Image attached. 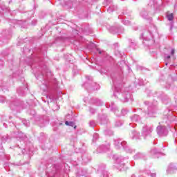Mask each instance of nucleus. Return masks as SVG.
<instances>
[{
    "label": "nucleus",
    "instance_id": "1",
    "mask_svg": "<svg viewBox=\"0 0 177 177\" xmlns=\"http://www.w3.org/2000/svg\"><path fill=\"white\" fill-rule=\"evenodd\" d=\"M167 19L169 21H172V20H174V14L169 15Z\"/></svg>",
    "mask_w": 177,
    "mask_h": 177
},
{
    "label": "nucleus",
    "instance_id": "7",
    "mask_svg": "<svg viewBox=\"0 0 177 177\" xmlns=\"http://www.w3.org/2000/svg\"><path fill=\"white\" fill-rule=\"evenodd\" d=\"M74 128H75V129L77 128V126H75Z\"/></svg>",
    "mask_w": 177,
    "mask_h": 177
},
{
    "label": "nucleus",
    "instance_id": "6",
    "mask_svg": "<svg viewBox=\"0 0 177 177\" xmlns=\"http://www.w3.org/2000/svg\"><path fill=\"white\" fill-rule=\"evenodd\" d=\"M167 59H171V56H169V55L167 56Z\"/></svg>",
    "mask_w": 177,
    "mask_h": 177
},
{
    "label": "nucleus",
    "instance_id": "4",
    "mask_svg": "<svg viewBox=\"0 0 177 177\" xmlns=\"http://www.w3.org/2000/svg\"><path fill=\"white\" fill-rule=\"evenodd\" d=\"M65 124H66V125H68V126L70 125V122L66 121V122H65Z\"/></svg>",
    "mask_w": 177,
    "mask_h": 177
},
{
    "label": "nucleus",
    "instance_id": "3",
    "mask_svg": "<svg viewBox=\"0 0 177 177\" xmlns=\"http://www.w3.org/2000/svg\"><path fill=\"white\" fill-rule=\"evenodd\" d=\"M69 126H71V127H74V122H70Z\"/></svg>",
    "mask_w": 177,
    "mask_h": 177
},
{
    "label": "nucleus",
    "instance_id": "5",
    "mask_svg": "<svg viewBox=\"0 0 177 177\" xmlns=\"http://www.w3.org/2000/svg\"><path fill=\"white\" fill-rule=\"evenodd\" d=\"M98 53H100V55H102V51L97 50Z\"/></svg>",
    "mask_w": 177,
    "mask_h": 177
},
{
    "label": "nucleus",
    "instance_id": "2",
    "mask_svg": "<svg viewBox=\"0 0 177 177\" xmlns=\"http://www.w3.org/2000/svg\"><path fill=\"white\" fill-rule=\"evenodd\" d=\"M171 56H174L175 55V49H172L171 52Z\"/></svg>",
    "mask_w": 177,
    "mask_h": 177
}]
</instances>
